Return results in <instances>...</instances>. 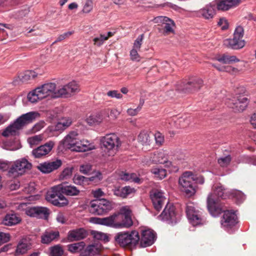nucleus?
I'll return each instance as SVG.
<instances>
[{
  "instance_id": "nucleus-1",
  "label": "nucleus",
  "mask_w": 256,
  "mask_h": 256,
  "mask_svg": "<svg viewBox=\"0 0 256 256\" xmlns=\"http://www.w3.org/2000/svg\"><path fill=\"white\" fill-rule=\"evenodd\" d=\"M79 90V86L76 81H72L67 84L58 87L57 89L55 83L48 82L30 91L27 96H63L74 94Z\"/></svg>"
},
{
  "instance_id": "nucleus-2",
  "label": "nucleus",
  "mask_w": 256,
  "mask_h": 256,
  "mask_svg": "<svg viewBox=\"0 0 256 256\" xmlns=\"http://www.w3.org/2000/svg\"><path fill=\"white\" fill-rule=\"evenodd\" d=\"M60 146L76 152H85L96 148L94 145L88 140L80 139L78 133L74 131L69 132L60 142Z\"/></svg>"
},
{
  "instance_id": "nucleus-3",
  "label": "nucleus",
  "mask_w": 256,
  "mask_h": 256,
  "mask_svg": "<svg viewBox=\"0 0 256 256\" xmlns=\"http://www.w3.org/2000/svg\"><path fill=\"white\" fill-rule=\"evenodd\" d=\"M130 213L129 206H122L118 213L102 218V225L115 228H128L133 224Z\"/></svg>"
},
{
  "instance_id": "nucleus-4",
  "label": "nucleus",
  "mask_w": 256,
  "mask_h": 256,
  "mask_svg": "<svg viewBox=\"0 0 256 256\" xmlns=\"http://www.w3.org/2000/svg\"><path fill=\"white\" fill-rule=\"evenodd\" d=\"M102 147L104 150V154L106 156L113 157L120 148L122 142L119 137L115 134H106L100 138Z\"/></svg>"
},
{
  "instance_id": "nucleus-5",
  "label": "nucleus",
  "mask_w": 256,
  "mask_h": 256,
  "mask_svg": "<svg viewBox=\"0 0 256 256\" xmlns=\"http://www.w3.org/2000/svg\"><path fill=\"white\" fill-rule=\"evenodd\" d=\"M194 178V175L190 171L184 172L179 178L180 190L188 197L194 196L196 192V189L193 184Z\"/></svg>"
},
{
  "instance_id": "nucleus-6",
  "label": "nucleus",
  "mask_w": 256,
  "mask_h": 256,
  "mask_svg": "<svg viewBox=\"0 0 256 256\" xmlns=\"http://www.w3.org/2000/svg\"><path fill=\"white\" fill-rule=\"evenodd\" d=\"M116 242L120 246H134L140 240L138 232L136 230L131 232H118L115 236Z\"/></svg>"
},
{
  "instance_id": "nucleus-7",
  "label": "nucleus",
  "mask_w": 256,
  "mask_h": 256,
  "mask_svg": "<svg viewBox=\"0 0 256 256\" xmlns=\"http://www.w3.org/2000/svg\"><path fill=\"white\" fill-rule=\"evenodd\" d=\"M46 198L54 205L60 207L66 206L68 204V200L61 192L60 184L53 186L48 190Z\"/></svg>"
},
{
  "instance_id": "nucleus-8",
  "label": "nucleus",
  "mask_w": 256,
  "mask_h": 256,
  "mask_svg": "<svg viewBox=\"0 0 256 256\" xmlns=\"http://www.w3.org/2000/svg\"><path fill=\"white\" fill-rule=\"evenodd\" d=\"M150 160L154 164H164L166 167L169 168L171 172H177L178 170L176 166H174L170 161L168 160V153L163 150L152 153Z\"/></svg>"
},
{
  "instance_id": "nucleus-9",
  "label": "nucleus",
  "mask_w": 256,
  "mask_h": 256,
  "mask_svg": "<svg viewBox=\"0 0 256 256\" xmlns=\"http://www.w3.org/2000/svg\"><path fill=\"white\" fill-rule=\"evenodd\" d=\"M32 164L26 158L18 160L13 163L12 162V166L8 171V175L11 177H18L30 170Z\"/></svg>"
},
{
  "instance_id": "nucleus-10",
  "label": "nucleus",
  "mask_w": 256,
  "mask_h": 256,
  "mask_svg": "<svg viewBox=\"0 0 256 256\" xmlns=\"http://www.w3.org/2000/svg\"><path fill=\"white\" fill-rule=\"evenodd\" d=\"M112 208L110 202L103 198L91 201L89 210L92 214L102 215L110 210Z\"/></svg>"
},
{
  "instance_id": "nucleus-11",
  "label": "nucleus",
  "mask_w": 256,
  "mask_h": 256,
  "mask_svg": "<svg viewBox=\"0 0 256 256\" xmlns=\"http://www.w3.org/2000/svg\"><path fill=\"white\" fill-rule=\"evenodd\" d=\"M243 35V28L240 26H238L235 30L233 38L224 40V44L226 46L232 49L241 48L244 46V42L242 40Z\"/></svg>"
},
{
  "instance_id": "nucleus-12",
  "label": "nucleus",
  "mask_w": 256,
  "mask_h": 256,
  "mask_svg": "<svg viewBox=\"0 0 256 256\" xmlns=\"http://www.w3.org/2000/svg\"><path fill=\"white\" fill-rule=\"evenodd\" d=\"M203 82L200 78H192L186 83H184L178 90L187 94H194L202 86Z\"/></svg>"
},
{
  "instance_id": "nucleus-13",
  "label": "nucleus",
  "mask_w": 256,
  "mask_h": 256,
  "mask_svg": "<svg viewBox=\"0 0 256 256\" xmlns=\"http://www.w3.org/2000/svg\"><path fill=\"white\" fill-rule=\"evenodd\" d=\"M228 106L238 112H242L247 107L248 100L246 97H231L228 102Z\"/></svg>"
},
{
  "instance_id": "nucleus-14",
  "label": "nucleus",
  "mask_w": 256,
  "mask_h": 256,
  "mask_svg": "<svg viewBox=\"0 0 256 256\" xmlns=\"http://www.w3.org/2000/svg\"><path fill=\"white\" fill-rule=\"evenodd\" d=\"M186 213L190 222L194 226L202 224V220L198 212L196 210L193 204L190 203L187 204Z\"/></svg>"
},
{
  "instance_id": "nucleus-15",
  "label": "nucleus",
  "mask_w": 256,
  "mask_h": 256,
  "mask_svg": "<svg viewBox=\"0 0 256 256\" xmlns=\"http://www.w3.org/2000/svg\"><path fill=\"white\" fill-rule=\"evenodd\" d=\"M150 196L154 208L160 211L166 202L164 193L158 190H154L150 192Z\"/></svg>"
},
{
  "instance_id": "nucleus-16",
  "label": "nucleus",
  "mask_w": 256,
  "mask_h": 256,
  "mask_svg": "<svg viewBox=\"0 0 256 256\" xmlns=\"http://www.w3.org/2000/svg\"><path fill=\"white\" fill-rule=\"evenodd\" d=\"M62 162L60 160H56L50 162H44L40 164L37 168L44 174L50 173L58 169L62 166Z\"/></svg>"
},
{
  "instance_id": "nucleus-17",
  "label": "nucleus",
  "mask_w": 256,
  "mask_h": 256,
  "mask_svg": "<svg viewBox=\"0 0 256 256\" xmlns=\"http://www.w3.org/2000/svg\"><path fill=\"white\" fill-rule=\"evenodd\" d=\"M220 222L224 228H231L237 223V216L233 212L230 210L226 211L224 212Z\"/></svg>"
},
{
  "instance_id": "nucleus-18",
  "label": "nucleus",
  "mask_w": 256,
  "mask_h": 256,
  "mask_svg": "<svg viewBox=\"0 0 256 256\" xmlns=\"http://www.w3.org/2000/svg\"><path fill=\"white\" fill-rule=\"evenodd\" d=\"M159 218L163 221H168L172 223L176 222V218L174 206L170 204H166L164 210L159 216Z\"/></svg>"
},
{
  "instance_id": "nucleus-19",
  "label": "nucleus",
  "mask_w": 256,
  "mask_h": 256,
  "mask_svg": "<svg viewBox=\"0 0 256 256\" xmlns=\"http://www.w3.org/2000/svg\"><path fill=\"white\" fill-rule=\"evenodd\" d=\"M40 114L37 112H30L23 114L16 119V122H18L23 128L24 126L32 122L36 118H40Z\"/></svg>"
},
{
  "instance_id": "nucleus-20",
  "label": "nucleus",
  "mask_w": 256,
  "mask_h": 256,
  "mask_svg": "<svg viewBox=\"0 0 256 256\" xmlns=\"http://www.w3.org/2000/svg\"><path fill=\"white\" fill-rule=\"evenodd\" d=\"M156 234L153 230H143L141 239H140L141 246L145 248L151 246L154 242Z\"/></svg>"
},
{
  "instance_id": "nucleus-21",
  "label": "nucleus",
  "mask_w": 256,
  "mask_h": 256,
  "mask_svg": "<svg viewBox=\"0 0 256 256\" xmlns=\"http://www.w3.org/2000/svg\"><path fill=\"white\" fill-rule=\"evenodd\" d=\"M240 3V0H216L214 4L219 10H227L236 6Z\"/></svg>"
},
{
  "instance_id": "nucleus-22",
  "label": "nucleus",
  "mask_w": 256,
  "mask_h": 256,
  "mask_svg": "<svg viewBox=\"0 0 256 256\" xmlns=\"http://www.w3.org/2000/svg\"><path fill=\"white\" fill-rule=\"evenodd\" d=\"M54 146V142L52 141H50L46 144L34 149L32 152V154L35 158H40L48 154L52 150Z\"/></svg>"
},
{
  "instance_id": "nucleus-23",
  "label": "nucleus",
  "mask_w": 256,
  "mask_h": 256,
  "mask_svg": "<svg viewBox=\"0 0 256 256\" xmlns=\"http://www.w3.org/2000/svg\"><path fill=\"white\" fill-rule=\"evenodd\" d=\"M38 76V74L33 70H27L20 74L17 78L13 81L14 85H18L21 83L27 82L28 80L34 79Z\"/></svg>"
},
{
  "instance_id": "nucleus-24",
  "label": "nucleus",
  "mask_w": 256,
  "mask_h": 256,
  "mask_svg": "<svg viewBox=\"0 0 256 256\" xmlns=\"http://www.w3.org/2000/svg\"><path fill=\"white\" fill-rule=\"evenodd\" d=\"M30 241L26 238L21 240L16 246L15 255L16 256L26 254L32 248Z\"/></svg>"
},
{
  "instance_id": "nucleus-25",
  "label": "nucleus",
  "mask_w": 256,
  "mask_h": 256,
  "mask_svg": "<svg viewBox=\"0 0 256 256\" xmlns=\"http://www.w3.org/2000/svg\"><path fill=\"white\" fill-rule=\"evenodd\" d=\"M86 236V230L82 228H80L70 230L68 232V239L70 242L79 240L84 239Z\"/></svg>"
},
{
  "instance_id": "nucleus-26",
  "label": "nucleus",
  "mask_w": 256,
  "mask_h": 256,
  "mask_svg": "<svg viewBox=\"0 0 256 256\" xmlns=\"http://www.w3.org/2000/svg\"><path fill=\"white\" fill-rule=\"evenodd\" d=\"M136 190L130 186L116 188L114 190V194L115 196L122 198L134 194L136 192Z\"/></svg>"
},
{
  "instance_id": "nucleus-27",
  "label": "nucleus",
  "mask_w": 256,
  "mask_h": 256,
  "mask_svg": "<svg viewBox=\"0 0 256 256\" xmlns=\"http://www.w3.org/2000/svg\"><path fill=\"white\" fill-rule=\"evenodd\" d=\"M215 6L213 4H210L206 6L203 8L200 9L198 12V14L202 16L205 19L209 20L212 18L216 14Z\"/></svg>"
},
{
  "instance_id": "nucleus-28",
  "label": "nucleus",
  "mask_w": 256,
  "mask_h": 256,
  "mask_svg": "<svg viewBox=\"0 0 256 256\" xmlns=\"http://www.w3.org/2000/svg\"><path fill=\"white\" fill-rule=\"evenodd\" d=\"M101 245L98 244L88 245L80 253V256H95L100 252Z\"/></svg>"
},
{
  "instance_id": "nucleus-29",
  "label": "nucleus",
  "mask_w": 256,
  "mask_h": 256,
  "mask_svg": "<svg viewBox=\"0 0 256 256\" xmlns=\"http://www.w3.org/2000/svg\"><path fill=\"white\" fill-rule=\"evenodd\" d=\"M216 200L212 197V194H210L207 198V207L210 214L216 216L221 212V209L216 208Z\"/></svg>"
},
{
  "instance_id": "nucleus-30",
  "label": "nucleus",
  "mask_w": 256,
  "mask_h": 256,
  "mask_svg": "<svg viewBox=\"0 0 256 256\" xmlns=\"http://www.w3.org/2000/svg\"><path fill=\"white\" fill-rule=\"evenodd\" d=\"M22 128L18 122H16V120L14 122L8 126L2 132V135L8 137L18 134L19 131Z\"/></svg>"
},
{
  "instance_id": "nucleus-31",
  "label": "nucleus",
  "mask_w": 256,
  "mask_h": 256,
  "mask_svg": "<svg viewBox=\"0 0 256 256\" xmlns=\"http://www.w3.org/2000/svg\"><path fill=\"white\" fill-rule=\"evenodd\" d=\"M20 218L15 214H8L5 216L2 221V224L6 226H12L19 224Z\"/></svg>"
},
{
  "instance_id": "nucleus-32",
  "label": "nucleus",
  "mask_w": 256,
  "mask_h": 256,
  "mask_svg": "<svg viewBox=\"0 0 256 256\" xmlns=\"http://www.w3.org/2000/svg\"><path fill=\"white\" fill-rule=\"evenodd\" d=\"M72 120L70 117H63L60 118L54 126V130L62 131L68 128L72 124Z\"/></svg>"
},
{
  "instance_id": "nucleus-33",
  "label": "nucleus",
  "mask_w": 256,
  "mask_h": 256,
  "mask_svg": "<svg viewBox=\"0 0 256 256\" xmlns=\"http://www.w3.org/2000/svg\"><path fill=\"white\" fill-rule=\"evenodd\" d=\"M61 192L62 194H65L69 196H76L78 195L80 191L76 187L71 185H66L65 184H60Z\"/></svg>"
},
{
  "instance_id": "nucleus-34",
  "label": "nucleus",
  "mask_w": 256,
  "mask_h": 256,
  "mask_svg": "<svg viewBox=\"0 0 256 256\" xmlns=\"http://www.w3.org/2000/svg\"><path fill=\"white\" fill-rule=\"evenodd\" d=\"M58 231H46L42 236L41 242L42 244H48L59 236Z\"/></svg>"
},
{
  "instance_id": "nucleus-35",
  "label": "nucleus",
  "mask_w": 256,
  "mask_h": 256,
  "mask_svg": "<svg viewBox=\"0 0 256 256\" xmlns=\"http://www.w3.org/2000/svg\"><path fill=\"white\" fill-rule=\"evenodd\" d=\"M150 172L154 175L155 178L158 180H162L167 176L166 170L162 166H154L151 168Z\"/></svg>"
},
{
  "instance_id": "nucleus-36",
  "label": "nucleus",
  "mask_w": 256,
  "mask_h": 256,
  "mask_svg": "<svg viewBox=\"0 0 256 256\" xmlns=\"http://www.w3.org/2000/svg\"><path fill=\"white\" fill-rule=\"evenodd\" d=\"M104 120V116L103 112H101L98 114H92L88 116L86 118V122L90 125L96 124H99Z\"/></svg>"
},
{
  "instance_id": "nucleus-37",
  "label": "nucleus",
  "mask_w": 256,
  "mask_h": 256,
  "mask_svg": "<svg viewBox=\"0 0 256 256\" xmlns=\"http://www.w3.org/2000/svg\"><path fill=\"white\" fill-rule=\"evenodd\" d=\"M216 60L224 64H230L232 62H236L240 61L234 56H229L226 54H224L222 56H219L216 58Z\"/></svg>"
},
{
  "instance_id": "nucleus-38",
  "label": "nucleus",
  "mask_w": 256,
  "mask_h": 256,
  "mask_svg": "<svg viewBox=\"0 0 256 256\" xmlns=\"http://www.w3.org/2000/svg\"><path fill=\"white\" fill-rule=\"evenodd\" d=\"M138 141L144 146H150L152 142V138L150 134L145 131H142L139 134Z\"/></svg>"
},
{
  "instance_id": "nucleus-39",
  "label": "nucleus",
  "mask_w": 256,
  "mask_h": 256,
  "mask_svg": "<svg viewBox=\"0 0 256 256\" xmlns=\"http://www.w3.org/2000/svg\"><path fill=\"white\" fill-rule=\"evenodd\" d=\"M85 244L83 242L72 244L67 246L68 250L72 254L82 252L85 247Z\"/></svg>"
},
{
  "instance_id": "nucleus-40",
  "label": "nucleus",
  "mask_w": 256,
  "mask_h": 256,
  "mask_svg": "<svg viewBox=\"0 0 256 256\" xmlns=\"http://www.w3.org/2000/svg\"><path fill=\"white\" fill-rule=\"evenodd\" d=\"M213 189L214 194L218 198L226 199L228 197L226 190L220 184L215 185Z\"/></svg>"
},
{
  "instance_id": "nucleus-41",
  "label": "nucleus",
  "mask_w": 256,
  "mask_h": 256,
  "mask_svg": "<svg viewBox=\"0 0 256 256\" xmlns=\"http://www.w3.org/2000/svg\"><path fill=\"white\" fill-rule=\"evenodd\" d=\"M192 118L190 116H185L179 118V128H188L192 122Z\"/></svg>"
},
{
  "instance_id": "nucleus-42",
  "label": "nucleus",
  "mask_w": 256,
  "mask_h": 256,
  "mask_svg": "<svg viewBox=\"0 0 256 256\" xmlns=\"http://www.w3.org/2000/svg\"><path fill=\"white\" fill-rule=\"evenodd\" d=\"M102 112L104 116V119L108 117L112 120H116L120 113V111L115 108L112 109L110 111L106 110Z\"/></svg>"
},
{
  "instance_id": "nucleus-43",
  "label": "nucleus",
  "mask_w": 256,
  "mask_h": 256,
  "mask_svg": "<svg viewBox=\"0 0 256 256\" xmlns=\"http://www.w3.org/2000/svg\"><path fill=\"white\" fill-rule=\"evenodd\" d=\"M121 179L125 181L130 180L138 184L142 182V180L134 174H124L121 176Z\"/></svg>"
},
{
  "instance_id": "nucleus-44",
  "label": "nucleus",
  "mask_w": 256,
  "mask_h": 256,
  "mask_svg": "<svg viewBox=\"0 0 256 256\" xmlns=\"http://www.w3.org/2000/svg\"><path fill=\"white\" fill-rule=\"evenodd\" d=\"M37 218L46 219L50 214L49 210L46 207H36Z\"/></svg>"
},
{
  "instance_id": "nucleus-45",
  "label": "nucleus",
  "mask_w": 256,
  "mask_h": 256,
  "mask_svg": "<svg viewBox=\"0 0 256 256\" xmlns=\"http://www.w3.org/2000/svg\"><path fill=\"white\" fill-rule=\"evenodd\" d=\"M42 140V135H36L28 138V142L31 147H33L38 145Z\"/></svg>"
},
{
  "instance_id": "nucleus-46",
  "label": "nucleus",
  "mask_w": 256,
  "mask_h": 256,
  "mask_svg": "<svg viewBox=\"0 0 256 256\" xmlns=\"http://www.w3.org/2000/svg\"><path fill=\"white\" fill-rule=\"evenodd\" d=\"M64 251L60 245L50 248V256H62Z\"/></svg>"
},
{
  "instance_id": "nucleus-47",
  "label": "nucleus",
  "mask_w": 256,
  "mask_h": 256,
  "mask_svg": "<svg viewBox=\"0 0 256 256\" xmlns=\"http://www.w3.org/2000/svg\"><path fill=\"white\" fill-rule=\"evenodd\" d=\"M44 97H24L22 101L24 105L35 104L42 99Z\"/></svg>"
},
{
  "instance_id": "nucleus-48",
  "label": "nucleus",
  "mask_w": 256,
  "mask_h": 256,
  "mask_svg": "<svg viewBox=\"0 0 256 256\" xmlns=\"http://www.w3.org/2000/svg\"><path fill=\"white\" fill-rule=\"evenodd\" d=\"M174 26V22L170 19V22L165 23L162 26L164 29V32L165 34H169L174 32L173 26Z\"/></svg>"
},
{
  "instance_id": "nucleus-49",
  "label": "nucleus",
  "mask_w": 256,
  "mask_h": 256,
  "mask_svg": "<svg viewBox=\"0 0 256 256\" xmlns=\"http://www.w3.org/2000/svg\"><path fill=\"white\" fill-rule=\"evenodd\" d=\"M152 21L158 24H162V26L168 22H170V18L166 16H158L154 18Z\"/></svg>"
},
{
  "instance_id": "nucleus-50",
  "label": "nucleus",
  "mask_w": 256,
  "mask_h": 256,
  "mask_svg": "<svg viewBox=\"0 0 256 256\" xmlns=\"http://www.w3.org/2000/svg\"><path fill=\"white\" fill-rule=\"evenodd\" d=\"M144 38V34H142L140 35L136 38V39L134 40V43L133 48H132L133 49L138 50H140L142 44V43Z\"/></svg>"
},
{
  "instance_id": "nucleus-51",
  "label": "nucleus",
  "mask_w": 256,
  "mask_h": 256,
  "mask_svg": "<svg viewBox=\"0 0 256 256\" xmlns=\"http://www.w3.org/2000/svg\"><path fill=\"white\" fill-rule=\"evenodd\" d=\"M144 103V100H140V106H138L136 108H128L127 110V112L128 115L130 116H134L138 114V113L140 112V110L141 109V106H142V104Z\"/></svg>"
},
{
  "instance_id": "nucleus-52",
  "label": "nucleus",
  "mask_w": 256,
  "mask_h": 256,
  "mask_svg": "<svg viewBox=\"0 0 256 256\" xmlns=\"http://www.w3.org/2000/svg\"><path fill=\"white\" fill-rule=\"evenodd\" d=\"M74 182L78 185H82L84 182H87V178L80 175H75L73 178Z\"/></svg>"
},
{
  "instance_id": "nucleus-53",
  "label": "nucleus",
  "mask_w": 256,
  "mask_h": 256,
  "mask_svg": "<svg viewBox=\"0 0 256 256\" xmlns=\"http://www.w3.org/2000/svg\"><path fill=\"white\" fill-rule=\"evenodd\" d=\"M231 160L230 156H227L224 157L220 158L218 160V162L220 165L222 167L228 166Z\"/></svg>"
},
{
  "instance_id": "nucleus-54",
  "label": "nucleus",
  "mask_w": 256,
  "mask_h": 256,
  "mask_svg": "<svg viewBox=\"0 0 256 256\" xmlns=\"http://www.w3.org/2000/svg\"><path fill=\"white\" fill-rule=\"evenodd\" d=\"M93 8V3L92 0H86L84 6L82 11L85 13L90 12Z\"/></svg>"
},
{
  "instance_id": "nucleus-55",
  "label": "nucleus",
  "mask_w": 256,
  "mask_h": 256,
  "mask_svg": "<svg viewBox=\"0 0 256 256\" xmlns=\"http://www.w3.org/2000/svg\"><path fill=\"white\" fill-rule=\"evenodd\" d=\"M72 168H66L60 174V178L62 179H68L72 176Z\"/></svg>"
},
{
  "instance_id": "nucleus-56",
  "label": "nucleus",
  "mask_w": 256,
  "mask_h": 256,
  "mask_svg": "<svg viewBox=\"0 0 256 256\" xmlns=\"http://www.w3.org/2000/svg\"><path fill=\"white\" fill-rule=\"evenodd\" d=\"M106 40V38L104 36V34H100L99 36L94 38L93 41L94 45L98 46H100Z\"/></svg>"
},
{
  "instance_id": "nucleus-57",
  "label": "nucleus",
  "mask_w": 256,
  "mask_h": 256,
  "mask_svg": "<svg viewBox=\"0 0 256 256\" xmlns=\"http://www.w3.org/2000/svg\"><path fill=\"white\" fill-rule=\"evenodd\" d=\"M94 238L96 239L104 240L105 242H108V236L106 234L103 233L102 232H96L94 233Z\"/></svg>"
},
{
  "instance_id": "nucleus-58",
  "label": "nucleus",
  "mask_w": 256,
  "mask_h": 256,
  "mask_svg": "<svg viewBox=\"0 0 256 256\" xmlns=\"http://www.w3.org/2000/svg\"><path fill=\"white\" fill-rule=\"evenodd\" d=\"M10 238L8 233L0 232V246L10 241Z\"/></svg>"
},
{
  "instance_id": "nucleus-59",
  "label": "nucleus",
  "mask_w": 256,
  "mask_h": 256,
  "mask_svg": "<svg viewBox=\"0 0 256 256\" xmlns=\"http://www.w3.org/2000/svg\"><path fill=\"white\" fill-rule=\"evenodd\" d=\"M12 166V162L8 161L0 160V170L2 171H8Z\"/></svg>"
},
{
  "instance_id": "nucleus-60",
  "label": "nucleus",
  "mask_w": 256,
  "mask_h": 256,
  "mask_svg": "<svg viewBox=\"0 0 256 256\" xmlns=\"http://www.w3.org/2000/svg\"><path fill=\"white\" fill-rule=\"evenodd\" d=\"M154 138L156 144L158 146H161L164 142V136L160 132H156L154 134Z\"/></svg>"
},
{
  "instance_id": "nucleus-61",
  "label": "nucleus",
  "mask_w": 256,
  "mask_h": 256,
  "mask_svg": "<svg viewBox=\"0 0 256 256\" xmlns=\"http://www.w3.org/2000/svg\"><path fill=\"white\" fill-rule=\"evenodd\" d=\"M26 214L30 217L37 218L36 207L29 208L26 210Z\"/></svg>"
},
{
  "instance_id": "nucleus-62",
  "label": "nucleus",
  "mask_w": 256,
  "mask_h": 256,
  "mask_svg": "<svg viewBox=\"0 0 256 256\" xmlns=\"http://www.w3.org/2000/svg\"><path fill=\"white\" fill-rule=\"evenodd\" d=\"M138 50L132 49L130 52V58L132 60L138 62L140 60V56L138 54Z\"/></svg>"
},
{
  "instance_id": "nucleus-63",
  "label": "nucleus",
  "mask_w": 256,
  "mask_h": 256,
  "mask_svg": "<svg viewBox=\"0 0 256 256\" xmlns=\"http://www.w3.org/2000/svg\"><path fill=\"white\" fill-rule=\"evenodd\" d=\"M92 170V166L89 164L82 165L80 166V170L84 174H88Z\"/></svg>"
},
{
  "instance_id": "nucleus-64",
  "label": "nucleus",
  "mask_w": 256,
  "mask_h": 256,
  "mask_svg": "<svg viewBox=\"0 0 256 256\" xmlns=\"http://www.w3.org/2000/svg\"><path fill=\"white\" fill-rule=\"evenodd\" d=\"M45 126L44 121H40L36 123L32 128V130L33 132H36L42 130Z\"/></svg>"
}]
</instances>
